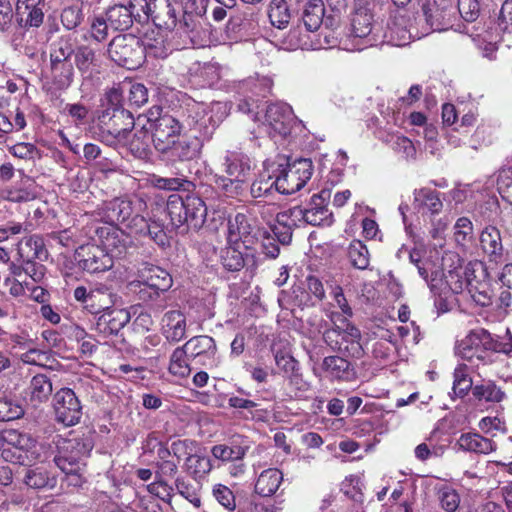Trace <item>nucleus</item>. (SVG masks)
Listing matches in <instances>:
<instances>
[{"mask_svg":"<svg viewBox=\"0 0 512 512\" xmlns=\"http://www.w3.org/2000/svg\"><path fill=\"white\" fill-rule=\"evenodd\" d=\"M222 105L215 103L207 107L201 103H193L187 108L185 119L186 125L198 132L199 135H193L189 138L176 140L175 145L170 149L172 155L180 161H189L197 158L200 154L204 141L211 139L215 129L222 122L224 112Z\"/></svg>","mask_w":512,"mask_h":512,"instance_id":"obj_1","label":"nucleus"},{"mask_svg":"<svg viewBox=\"0 0 512 512\" xmlns=\"http://www.w3.org/2000/svg\"><path fill=\"white\" fill-rule=\"evenodd\" d=\"M327 317L333 326L323 333L325 343L333 350L344 352L353 358H361L364 350L360 343V330L347 318L341 319L337 312H329Z\"/></svg>","mask_w":512,"mask_h":512,"instance_id":"obj_2","label":"nucleus"},{"mask_svg":"<svg viewBox=\"0 0 512 512\" xmlns=\"http://www.w3.org/2000/svg\"><path fill=\"white\" fill-rule=\"evenodd\" d=\"M146 202L141 198H115L105 205L104 216L107 222L121 224L131 233L142 232L146 228Z\"/></svg>","mask_w":512,"mask_h":512,"instance_id":"obj_3","label":"nucleus"},{"mask_svg":"<svg viewBox=\"0 0 512 512\" xmlns=\"http://www.w3.org/2000/svg\"><path fill=\"white\" fill-rule=\"evenodd\" d=\"M161 112L160 107L154 106L148 111L145 120L149 125L155 149L165 153L175 145L184 125L176 117Z\"/></svg>","mask_w":512,"mask_h":512,"instance_id":"obj_4","label":"nucleus"},{"mask_svg":"<svg viewBox=\"0 0 512 512\" xmlns=\"http://www.w3.org/2000/svg\"><path fill=\"white\" fill-rule=\"evenodd\" d=\"M136 125L132 113L126 109H109L99 117L98 136L100 140L109 145L117 146L127 144L130 132Z\"/></svg>","mask_w":512,"mask_h":512,"instance_id":"obj_5","label":"nucleus"},{"mask_svg":"<svg viewBox=\"0 0 512 512\" xmlns=\"http://www.w3.org/2000/svg\"><path fill=\"white\" fill-rule=\"evenodd\" d=\"M94 446L90 436L63 439L58 445V454L54 462L61 471L84 469V460L89 456Z\"/></svg>","mask_w":512,"mask_h":512,"instance_id":"obj_6","label":"nucleus"},{"mask_svg":"<svg viewBox=\"0 0 512 512\" xmlns=\"http://www.w3.org/2000/svg\"><path fill=\"white\" fill-rule=\"evenodd\" d=\"M143 49L140 38L124 34L112 39L107 54L119 66L134 70L144 63Z\"/></svg>","mask_w":512,"mask_h":512,"instance_id":"obj_7","label":"nucleus"},{"mask_svg":"<svg viewBox=\"0 0 512 512\" xmlns=\"http://www.w3.org/2000/svg\"><path fill=\"white\" fill-rule=\"evenodd\" d=\"M254 119L262 123L271 137L287 136L292 128L294 115L291 106L284 102L271 103L257 111Z\"/></svg>","mask_w":512,"mask_h":512,"instance_id":"obj_8","label":"nucleus"},{"mask_svg":"<svg viewBox=\"0 0 512 512\" xmlns=\"http://www.w3.org/2000/svg\"><path fill=\"white\" fill-rule=\"evenodd\" d=\"M494 349V341L491 334L485 329H475L470 331L463 339L459 340L455 346V353L463 360L471 364L483 362L487 357V352Z\"/></svg>","mask_w":512,"mask_h":512,"instance_id":"obj_9","label":"nucleus"},{"mask_svg":"<svg viewBox=\"0 0 512 512\" xmlns=\"http://www.w3.org/2000/svg\"><path fill=\"white\" fill-rule=\"evenodd\" d=\"M73 295L78 302L82 303L86 311L95 315L112 307L116 299V294L112 288L102 283L90 288L78 286L75 288Z\"/></svg>","mask_w":512,"mask_h":512,"instance_id":"obj_10","label":"nucleus"},{"mask_svg":"<svg viewBox=\"0 0 512 512\" xmlns=\"http://www.w3.org/2000/svg\"><path fill=\"white\" fill-rule=\"evenodd\" d=\"M146 0H127L125 3L111 6L106 11L110 27L117 31L128 30L134 21L144 22Z\"/></svg>","mask_w":512,"mask_h":512,"instance_id":"obj_11","label":"nucleus"},{"mask_svg":"<svg viewBox=\"0 0 512 512\" xmlns=\"http://www.w3.org/2000/svg\"><path fill=\"white\" fill-rule=\"evenodd\" d=\"M259 229L252 225L244 213H237L230 217L227 223V244L243 246L245 250H253L258 242Z\"/></svg>","mask_w":512,"mask_h":512,"instance_id":"obj_12","label":"nucleus"},{"mask_svg":"<svg viewBox=\"0 0 512 512\" xmlns=\"http://www.w3.org/2000/svg\"><path fill=\"white\" fill-rule=\"evenodd\" d=\"M54 410L57 421L65 426L77 424L82 415L80 401L70 388H62L55 393Z\"/></svg>","mask_w":512,"mask_h":512,"instance_id":"obj_13","label":"nucleus"},{"mask_svg":"<svg viewBox=\"0 0 512 512\" xmlns=\"http://www.w3.org/2000/svg\"><path fill=\"white\" fill-rule=\"evenodd\" d=\"M79 267L89 273H99L113 267V256L97 245H85L76 251Z\"/></svg>","mask_w":512,"mask_h":512,"instance_id":"obj_14","label":"nucleus"},{"mask_svg":"<svg viewBox=\"0 0 512 512\" xmlns=\"http://www.w3.org/2000/svg\"><path fill=\"white\" fill-rule=\"evenodd\" d=\"M330 196V191L326 189L312 195L307 207H303L306 224L320 226L333 222L332 212L328 209Z\"/></svg>","mask_w":512,"mask_h":512,"instance_id":"obj_15","label":"nucleus"},{"mask_svg":"<svg viewBox=\"0 0 512 512\" xmlns=\"http://www.w3.org/2000/svg\"><path fill=\"white\" fill-rule=\"evenodd\" d=\"M144 21L152 19L159 28L173 29L178 25L176 10L170 0H146Z\"/></svg>","mask_w":512,"mask_h":512,"instance_id":"obj_16","label":"nucleus"},{"mask_svg":"<svg viewBox=\"0 0 512 512\" xmlns=\"http://www.w3.org/2000/svg\"><path fill=\"white\" fill-rule=\"evenodd\" d=\"M130 321V314L125 309L108 308L97 317L95 328L105 337L117 335Z\"/></svg>","mask_w":512,"mask_h":512,"instance_id":"obj_17","label":"nucleus"},{"mask_svg":"<svg viewBox=\"0 0 512 512\" xmlns=\"http://www.w3.org/2000/svg\"><path fill=\"white\" fill-rule=\"evenodd\" d=\"M190 357L193 359L205 357L208 363H203L209 369L216 368L219 361L216 358L217 346L215 340L208 335H198L190 338L185 344Z\"/></svg>","mask_w":512,"mask_h":512,"instance_id":"obj_18","label":"nucleus"},{"mask_svg":"<svg viewBox=\"0 0 512 512\" xmlns=\"http://www.w3.org/2000/svg\"><path fill=\"white\" fill-rule=\"evenodd\" d=\"M45 0H18L16 15L23 28H38L44 20Z\"/></svg>","mask_w":512,"mask_h":512,"instance_id":"obj_19","label":"nucleus"},{"mask_svg":"<svg viewBox=\"0 0 512 512\" xmlns=\"http://www.w3.org/2000/svg\"><path fill=\"white\" fill-rule=\"evenodd\" d=\"M162 334L170 343H178L186 337L187 322L179 310L166 312L161 320Z\"/></svg>","mask_w":512,"mask_h":512,"instance_id":"obj_20","label":"nucleus"},{"mask_svg":"<svg viewBox=\"0 0 512 512\" xmlns=\"http://www.w3.org/2000/svg\"><path fill=\"white\" fill-rule=\"evenodd\" d=\"M53 392L51 379L45 374H37L32 377L25 389L26 402L32 407H38L46 402Z\"/></svg>","mask_w":512,"mask_h":512,"instance_id":"obj_21","label":"nucleus"},{"mask_svg":"<svg viewBox=\"0 0 512 512\" xmlns=\"http://www.w3.org/2000/svg\"><path fill=\"white\" fill-rule=\"evenodd\" d=\"M22 482L31 489H53L57 485V478L44 466L28 465L23 470Z\"/></svg>","mask_w":512,"mask_h":512,"instance_id":"obj_22","label":"nucleus"},{"mask_svg":"<svg viewBox=\"0 0 512 512\" xmlns=\"http://www.w3.org/2000/svg\"><path fill=\"white\" fill-rule=\"evenodd\" d=\"M74 63L85 79L91 78L94 73L100 72V56L88 45H80L75 49Z\"/></svg>","mask_w":512,"mask_h":512,"instance_id":"obj_23","label":"nucleus"},{"mask_svg":"<svg viewBox=\"0 0 512 512\" xmlns=\"http://www.w3.org/2000/svg\"><path fill=\"white\" fill-rule=\"evenodd\" d=\"M480 245L490 261L498 262L504 254L500 230L495 226L485 227L480 234Z\"/></svg>","mask_w":512,"mask_h":512,"instance_id":"obj_24","label":"nucleus"},{"mask_svg":"<svg viewBox=\"0 0 512 512\" xmlns=\"http://www.w3.org/2000/svg\"><path fill=\"white\" fill-rule=\"evenodd\" d=\"M224 171L229 177H234L243 182L246 181L251 162L248 156L236 151H227L223 159Z\"/></svg>","mask_w":512,"mask_h":512,"instance_id":"obj_25","label":"nucleus"},{"mask_svg":"<svg viewBox=\"0 0 512 512\" xmlns=\"http://www.w3.org/2000/svg\"><path fill=\"white\" fill-rule=\"evenodd\" d=\"M138 276L139 279L155 288L161 294L168 291L173 284L171 275L163 268L154 265L145 266L139 270Z\"/></svg>","mask_w":512,"mask_h":512,"instance_id":"obj_26","label":"nucleus"},{"mask_svg":"<svg viewBox=\"0 0 512 512\" xmlns=\"http://www.w3.org/2000/svg\"><path fill=\"white\" fill-rule=\"evenodd\" d=\"M17 250L20 258L26 264H29L36 259L46 260L48 256L43 239L37 235L24 237L18 243Z\"/></svg>","mask_w":512,"mask_h":512,"instance_id":"obj_27","label":"nucleus"},{"mask_svg":"<svg viewBox=\"0 0 512 512\" xmlns=\"http://www.w3.org/2000/svg\"><path fill=\"white\" fill-rule=\"evenodd\" d=\"M413 205L422 214H438L443 208L439 192L430 188L415 190Z\"/></svg>","mask_w":512,"mask_h":512,"instance_id":"obj_28","label":"nucleus"},{"mask_svg":"<svg viewBox=\"0 0 512 512\" xmlns=\"http://www.w3.org/2000/svg\"><path fill=\"white\" fill-rule=\"evenodd\" d=\"M241 247L236 244H227L223 249L221 263L226 270L238 272L249 262L250 258H253L252 250L243 252Z\"/></svg>","mask_w":512,"mask_h":512,"instance_id":"obj_29","label":"nucleus"},{"mask_svg":"<svg viewBox=\"0 0 512 512\" xmlns=\"http://www.w3.org/2000/svg\"><path fill=\"white\" fill-rule=\"evenodd\" d=\"M7 440L12 448L30 456V459L38 460L41 457L42 447L30 434L9 430Z\"/></svg>","mask_w":512,"mask_h":512,"instance_id":"obj_30","label":"nucleus"},{"mask_svg":"<svg viewBox=\"0 0 512 512\" xmlns=\"http://www.w3.org/2000/svg\"><path fill=\"white\" fill-rule=\"evenodd\" d=\"M194 82L201 87H212L221 79V67L216 62L197 63L191 68Z\"/></svg>","mask_w":512,"mask_h":512,"instance_id":"obj_31","label":"nucleus"},{"mask_svg":"<svg viewBox=\"0 0 512 512\" xmlns=\"http://www.w3.org/2000/svg\"><path fill=\"white\" fill-rule=\"evenodd\" d=\"M185 211L188 227L199 229L203 226L206 216L207 207L205 202L196 195H188L185 197Z\"/></svg>","mask_w":512,"mask_h":512,"instance_id":"obj_32","label":"nucleus"},{"mask_svg":"<svg viewBox=\"0 0 512 512\" xmlns=\"http://www.w3.org/2000/svg\"><path fill=\"white\" fill-rule=\"evenodd\" d=\"M325 6L322 0H308L303 7L302 21L308 32H314L324 23ZM327 19L325 25H327Z\"/></svg>","mask_w":512,"mask_h":512,"instance_id":"obj_33","label":"nucleus"},{"mask_svg":"<svg viewBox=\"0 0 512 512\" xmlns=\"http://www.w3.org/2000/svg\"><path fill=\"white\" fill-rule=\"evenodd\" d=\"M472 395L478 402L497 404L506 398V393L501 386L492 380L483 381L472 388Z\"/></svg>","mask_w":512,"mask_h":512,"instance_id":"obj_34","label":"nucleus"},{"mask_svg":"<svg viewBox=\"0 0 512 512\" xmlns=\"http://www.w3.org/2000/svg\"><path fill=\"white\" fill-rule=\"evenodd\" d=\"M141 43L144 48V60L146 57L164 59L170 53L169 46L160 32L155 33L152 31L151 33H146L144 38L141 39Z\"/></svg>","mask_w":512,"mask_h":512,"instance_id":"obj_35","label":"nucleus"},{"mask_svg":"<svg viewBox=\"0 0 512 512\" xmlns=\"http://www.w3.org/2000/svg\"><path fill=\"white\" fill-rule=\"evenodd\" d=\"M283 480L281 471L269 468L261 472L256 483L255 492L263 497L272 496L279 488Z\"/></svg>","mask_w":512,"mask_h":512,"instance_id":"obj_36","label":"nucleus"},{"mask_svg":"<svg viewBox=\"0 0 512 512\" xmlns=\"http://www.w3.org/2000/svg\"><path fill=\"white\" fill-rule=\"evenodd\" d=\"M150 142H152L151 131L149 125L142 124L141 128L136 130L131 140L128 139V145L131 153L140 159H144L149 155Z\"/></svg>","mask_w":512,"mask_h":512,"instance_id":"obj_37","label":"nucleus"},{"mask_svg":"<svg viewBox=\"0 0 512 512\" xmlns=\"http://www.w3.org/2000/svg\"><path fill=\"white\" fill-rule=\"evenodd\" d=\"M373 16L367 8L359 7L351 19V32L354 38H367L372 31Z\"/></svg>","mask_w":512,"mask_h":512,"instance_id":"obj_38","label":"nucleus"},{"mask_svg":"<svg viewBox=\"0 0 512 512\" xmlns=\"http://www.w3.org/2000/svg\"><path fill=\"white\" fill-rule=\"evenodd\" d=\"M460 448L466 451L488 454L494 450L492 440L476 433H467L460 436L458 440Z\"/></svg>","mask_w":512,"mask_h":512,"instance_id":"obj_39","label":"nucleus"},{"mask_svg":"<svg viewBox=\"0 0 512 512\" xmlns=\"http://www.w3.org/2000/svg\"><path fill=\"white\" fill-rule=\"evenodd\" d=\"M50 70L53 81L59 88H68L73 82L74 67L71 60L50 61Z\"/></svg>","mask_w":512,"mask_h":512,"instance_id":"obj_40","label":"nucleus"},{"mask_svg":"<svg viewBox=\"0 0 512 512\" xmlns=\"http://www.w3.org/2000/svg\"><path fill=\"white\" fill-rule=\"evenodd\" d=\"M268 17L272 26L284 29L291 20V11L285 0H271L268 8Z\"/></svg>","mask_w":512,"mask_h":512,"instance_id":"obj_41","label":"nucleus"},{"mask_svg":"<svg viewBox=\"0 0 512 512\" xmlns=\"http://www.w3.org/2000/svg\"><path fill=\"white\" fill-rule=\"evenodd\" d=\"M189 356L184 345L175 348L170 356L169 372L181 378L187 377L191 373Z\"/></svg>","mask_w":512,"mask_h":512,"instance_id":"obj_42","label":"nucleus"},{"mask_svg":"<svg viewBox=\"0 0 512 512\" xmlns=\"http://www.w3.org/2000/svg\"><path fill=\"white\" fill-rule=\"evenodd\" d=\"M427 23L434 31L447 30L451 25L452 8H424Z\"/></svg>","mask_w":512,"mask_h":512,"instance_id":"obj_43","label":"nucleus"},{"mask_svg":"<svg viewBox=\"0 0 512 512\" xmlns=\"http://www.w3.org/2000/svg\"><path fill=\"white\" fill-rule=\"evenodd\" d=\"M350 264L358 270H366L370 265V253L367 246L360 240H353L347 249Z\"/></svg>","mask_w":512,"mask_h":512,"instance_id":"obj_44","label":"nucleus"},{"mask_svg":"<svg viewBox=\"0 0 512 512\" xmlns=\"http://www.w3.org/2000/svg\"><path fill=\"white\" fill-rule=\"evenodd\" d=\"M350 362L340 356H328L323 360V368L332 377L336 379H350L353 371H350Z\"/></svg>","mask_w":512,"mask_h":512,"instance_id":"obj_45","label":"nucleus"},{"mask_svg":"<svg viewBox=\"0 0 512 512\" xmlns=\"http://www.w3.org/2000/svg\"><path fill=\"white\" fill-rule=\"evenodd\" d=\"M275 364L280 371L287 375L292 383L298 384L301 380L299 362L290 354L284 351H276L274 354Z\"/></svg>","mask_w":512,"mask_h":512,"instance_id":"obj_46","label":"nucleus"},{"mask_svg":"<svg viewBox=\"0 0 512 512\" xmlns=\"http://www.w3.org/2000/svg\"><path fill=\"white\" fill-rule=\"evenodd\" d=\"M274 191L278 192L277 178L267 172L260 173L250 187L253 198L268 197Z\"/></svg>","mask_w":512,"mask_h":512,"instance_id":"obj_47","label":"nucleus"},{"mask_svg":"<svg viewBox=\"0 0 512 512\" xmlns=\"http://www.w3.org/2000/svg\"><path fill=\"white\" fill-rule=\"evenodd\" d=\"M203 14L184 13L182 19L178 21L179 28L187 34L193 45H201L199 37L201 35V17Z\"/></svg>","mask_w":512,"mask_h":512,"instance_id":"obj_48","label":"nucleus"},{"mask_svg":"<svg viewBox=\"0 0 512 512\" xmlns=\"http://www.w3.org/2000/svg\"><path fill=\"white\" fill-rule=\"evenodd\" d=\"M249 447L240 444H217L211 448L212 456L222 462H231L235 459H243L248 452Z\"/></svg>","mask_w":512,"mask_h":512,"instance_id":"obj_49","label":"nucleus"},{"mask_svg":"<svg viewBox=\"0 0 512 512\" xmlns=\"http://www.w3.org/2000/svg\"><path fill=\"white\" fill-rule=\"evenodd\" d=\"M184 469L193 478L200 479L211 471V460L207 456L192 453L190 457L187 456Z\"/></svg>","mask_w":512,"mask_h":512,"instance_id":"obj_50","label":"nucleus"},{"mask_svg":"<svg viewBox=\"0 0 512 512\" xmlns=\"http://www.w3.org/2000/svg\"><path fill=\"white\" fill-rule=\"evenodd\" d=\"M127 289L135 294L138 301L145 304L155 302L162 295L159 291L150 285H147L141 279L134 280L128 283Z\"/></svg>","mask_w":512,"mask_h":512,"instance_id":"obj_51","label":"nucleus"},{"mask_svg":"<svg viewBox=\"0 0 512 512\" xmlns=\"http://www.w3.org/2000/svg\"><path fill=\"white\" fill-rule=\"evenodd\" d=\"M167 214L175 227H180L187 221L185 211V198L179 195H171L166 205Z\"/></svg>","mask_w":512,"mask_h":512,"instance_id":"obj_52","label":"nucleus"},{"mask_svg":"<svg viewBox=\"0 0 512 512\" xmlns=\"http://www.w3.org/2000/svg\"><path fill=\"white\" fill-rule=\"evenodd\" d=\"M289 49L316 50L321 49V43H314L309 39V34L302 33L299 27L292 28L286 41Z\"/></svg>","mask_w":512,"mask_h":512,"instance_id":"obj_53","label":"nucleus"},{"mask_svg":"<svg viewBox=\"0 0 512 512\" xmlns=\"http://www.w3.org/2000/svg\"><path fill=\"white\" fill-rule=\"evenodd\" d=\"M75 49L69 37H60L51 44L50 61L70 60Z\"/></svg>","mask_w":512,"mask_h":512,"instance_id":"obj_54","label":"nucleus"},{"mask_svg":"<svg viewBox=\"0 0 512 512\" xmlns=\"http://www.w3.org/2000/svg\"><path fill=\"white\" fill-rule=\"evenodd\" d=\"M453 375V394L461 398L465 396L470 389L472 390V379L469 377L467 367L464 364L458 365Z\"/></svg>","mask_w":512,"mask_h":512,"instance_id":"obj_55","label":"nucleus"},{"mask_svg":"<svg viewBox=\"0 0 512 512\" xmlns=\"http://www.w3.org/2000/svg\"><path fill=\"white\" fill-rule=\"evenodd\" d=\"M105 246L111 248L117 256L127 253L128 249L133 246L132 239L123 231H115L106 238Z\"/></svg>","mask_w":512,"mask_h":512,"instance_id":"obj_56","label":"nucleus"},{"mask_svg":"<svg viewBox=\"0 0 512 512\" xmlns=\"http://www.w3.org/2000/svg\"><path fill=\"white\" fill-rule=\"evenodd\" d=\"M276 222L278 224L285 225L286 227H290L292 229L298 227L301 223H305L303 207L294 206L287 210L279 212L276 215Z\"/></svg>","mask_w":512,"mask_h":512,"instance_id":"obj_57","label":"nucleus"},{"mask_svg":"<svg viewBox=\"0 0 512 512\" xmlns=\"http://www.w3.org/2000/svg\"><path fill=\"white\" fill-rule=\"evenodd\" d=\"M175 487L178 493L188 500L195 508L201 506L200 487L186 482L183 478L175 480Z\"/></svg>","mask_w":512,"mask_h":512,"instance_id":"obj_58","label":"nucleus"},{"mask_svg":"<svg viewBox=\"0 0 512 512\" xmlns=\"http://www.w3.org/2000/svg\"><path fill=\"white\" fill-rule=\"evenodd\" d=\"M277 178L278 193L292 194L302 188L301 181L296 179L295 175L287 168Z\"/></svg>","mask_w":512,"mask_h":512,"instance_id":"obj_59","label":"nucleus"},{"mask_svg":"<svg viewBox=\"0 0 512 512\" xmlns=\"http://www.w3.org/2000/svg\"><path fill=\"white\" fill-rule=\"evenodd\" d=\"M305 287L307 292L311 295L305 301V304H307L310 301V305L314 306L316 302H321L326 296L323 283L316 276H308L305 280Z\"/></svg>","mask_w":512,"mask_h":512,"instance_id":"obj_60","label":"nucleus"},{"mask_svg":"<svg viewBox=\"0 0 512 512\" xmlns=\"http://www.w3.org/2000/svg\"><path fill=\"white\" fill-rule=\"evenodd\" d=\"M473 237V224L467 217L459 218L454 225V238L455 241L464 246L471 241Z\"/></svg>","mask_w":512,"mask_h":512,"instance_id":"obj_61","label":"nucleus"},{"mask_svg":"<svg viewBox=\"0 0 512 512\" xmlns=\"http://www.w3.org/2000/svg\"><path fill=\"white\" fill-rule=\"evenodd\" d=\"M301 181L302 187L311 178L313 172V164L310 159H299L289 164L287 167Z\"/></svg>","mask_w":512,"mask_h":512,"instance_id":"obj_62","label":"nucleus"},{"mask_svg":"<svg viewBox=\"0 0 512 512\" xmlns=\"http://www.w3.org/2000/svg\"><path fill=\"white\" fill-rule=\"evenodd\" d=\"M441 507L446 512H455L460 504V495L451 487H443L438 492Z\"/></svg>","mask_w":512,"mask_h":512,"instance_id":"obj_63","label":"nucleus"},{"mask_svg":"<svg viewBox=\"0 0 512 512\" xmlns=\"http://www.w3.org/2000/svg\"><path fill=\"white\" fill-rule=\"evenodd\" d=\"M24 414L21 405L8 398H0V421H12Z\"/></svg>","mask_w":512,"mask_h":512,"instance_id":"obj_64","label":"nucleus"}]
</instances>
